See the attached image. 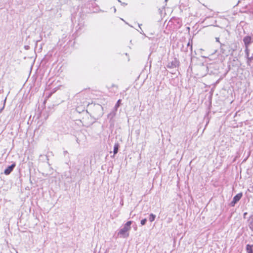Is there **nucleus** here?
<instances>
[{
	"label": "nucleus",
	"instance_id": "dca6fc26",
	"mask_svg": "<svg viewBox=\"0 0 253 253\" xmlns=\"http://www.w3.org/2000/svg\"><path fill=\"white\" fill-rule=\"evenodd\" d=\"M121 99H119L118 100V101L117 102L115 106V107H114V110H117V108L120 106V104H121Z\"/></svg>",
	"mask_w": 253,
	"mask_h": 253
},
{
	"label": "nucleus",
	"instance_id": "f3484780",
	"mask_svg": "<svg viewBox=\"0 0 253 253\" xmlns=\"http://www.w3.org/2000/svg\"><path fill=\"white\" fill-rule=\"evenodd\" d=\"M246 56L247 58H248L249 56V47H246V49L245 50Z\"/></svg>",
	"mask_w": 253,
	"mask_h": 253
},
{
	"label": "nucleus",
	"instance_id": "7ed1b4c3",
	"mask_svg": "<svg viewBox=\"0 0 253 253\" xmlns=\"http://www.w3.org/2000/svg\"><path fill=\"white\" fill-rule=\"evenodd\" d=\"M243 196L242 193H239L235 195L233 198V200L231 202L229 205L231 207H234L235 204L240 201Z\"/></svg>",
	"mask_w": 253,
	"mask_h": 253
},
{
	"label": "nucleus",
	"instance_id": "7c9ffc66",
	"mask_svg": "<svg viewBox=\"0 0 253 253\" xmlns=\"http://www.w3.org/2000/svg\"><path fill=\"white\" fill-rule=\"evenodd\" d=\"M98 106H99V107H100V108H102V107L101 106H100V105H98Z\"/></svg>",
	"mask_w": 253,
	"mask_h": 253
},
{
	"label": "nucleus",
	"instance_id": "f8f14e48",
	"mask_svg": "<svg viewBox=\"0 0 253 253\" xmlns=\"http://www.w3.org/2000/svg\"><path fill=\"white\" fill-rule=\"evenodd\" d=\"M246 250L248 253H253V245L248 244L246 246Z\"/></svg>",
	"mask_w": 253,
	"mask_h": 253
},
{
	"label": "nucleus",
	"instance_id": "b1692460",
	"mask_svg": "<svg viewBox=\"0 0 253 253\" xmlns=\"http://www.w3.org/2000/svg\"><path fill=\"white\" fill-rule=\"evenodd\" d=\"M215 40H216V41L217 42H219V38H215Z\"/></svg>",
	"mask_w": 253,
	"mask_h": 253
},
{
	"label": "nucleus",
	"instance_id": "423d86ee",
	"mask_svg": "<svg viewBox=\"0 0 253 253\" xmlns=\"http://www.w3.org/2000/svg\"><path fill=\"white\" fill-rule=\"evenodd\" d=\"M228 48V45L220 43V51L222 54L227 55L230 52L229 50H228V51H227Z\"/></svg>",
	"mask_w": 253,
	"mask_h": 253
},
{
	"label": "nucleus",
	"instance_id": "6ab92c4d",
	"mask_svg": "<svg viewBox=\"0 0 253 253\" xmlns=\"http://www.w3.org/2000/svg\"><path fill=\"white\" fill-rule=\"evenodd\" d=\"M146 222H147V219L144 218L141 220L140 223L142 225H144L146 224Z\"/></svg>",
	"mask_w": 253,
	"mask_h": 253
},
{
	"label": "nucleus",
	"instance_id": "c85d7f7f",
	"mask_svg": "<svg viewBox=\"0 0 253 253\" xmlns=\"http://www.w3.org/2000/svg\"><path fill=\"white\" fill-rule=\"evenodd\" d=\"M118 1L121 3L122 1L120 0H118Z\"/></svg>",
	"mask_w": 253,
	"mask_h": 253
},
{
	"label": "nucleus",
	"instance_id": "9b49d317",
	"mask_svg": "<svg viewBox=\"0 0 253 253\" xmlns=\"http://www.w3.org/2000/svg\"><path fill=\"white\" fill-rule=\"evenodd\" d=\"M119 147H120V144L118 143H116L115 144V145H114V149H113L114 155H113V157L115 155H116V154H117L118 153Z\"/></svg>",
	"mask_w": 253,
	"mask_h": 253
},
{
	"label": "nucleus",
	"instance_id": "c756f323",
	"mask_svg": "<svg viewBox=\"0 0 253 253\" xmlns=\"http://www.w3.org/2000/svg\"><path fill=\"white\" fill-rule=\"evenodd\" d=\"M114 11L115 12H116V8H114Z\"/></svg>",
	"mask_w": 253,
	"mask_h": 253
},
{
	"label": "nucleus",
	"instance_id": "1a4fd4ad",
	"mask_svg": "<svg viewBox=\"0 0 253 253\" xmlns=\"http://www.w3.org/2000/svg\"><path fill=\"white\" fill-rule=\"evenodd\" d=\"M249 226L251 230L253 231V214L252 215L248 220Z\"/></svg>",
	"mask_w": 253,
	"mask_h": 253
},
{
	"label": "nucleus",
	"instance_id": "0eeeda50",
	"mask_svg": "<svg viewBox=\"0 0 253 253\" xmlns=\"http://www.w3.org/2000/svg\"><path fill=\"white\" fill-rule=\"evenodd\" d=\"M16 166V164L15 163H13L10 166L7 167V168L4 170V173L5 175L9 174L13 170L14 168Z\"/></svg>",
	"mask_w": 253,
	"mask_h": 253
},
{
	"label": "nucleus",
	"instance_id": "2eb2a0df",
	"mask_svg": "<svg viewBox=\"0 0 253 253\" xmlns=\"http://www.w3.org/2000/svg\"><path fill=\"white\" fill-rule=\"evenodd\" d=\"M156 218V215L153 213H151L149 215V220L150 222H153Z\"/></svg>",
	"mask_w": 253,
	"mask_h": 253
},
{
	"label": "nucleus",
	"instance_id": "39448f33",
	"mask_svg": "<svg viewBox=\"0 0 253 253\" xmlns=\"http://www.w3.org/2000/svg\"><path fill=\"white\" fill-rule=\"evenodd\" d=\"M243 41L245 43V47H249L250 44L253 42V38L250 36H246L243 38Z\"/></svg>",
	"mask_w": 253,
	"mask_h": 253
},
{
	"label": "nucleus",
	"instance_id": "f03ea898",
	"mask_svg": "<svg viewBox=\"0 0 253 253\" xmlns=\"http://www.w3.org/2000/svg\"><path fill=\"white\" fill-rule=\"evenodd\" d=\"M172 24L173 25V30H176L181 27L182 25L181 21L179 19H171L169 22V25Z\"/></svg>",
	"mask_w": 253,
	"mask_h": 253
},
{
	"label": "nucleus",
	"instance_id": "4468645a",
	"mask_svg": "<svg viewBox=\"0 0 253 253\" xmlns=\"http://www.w3.org/2000/svg\"><path fill=\"white\" fill-rule=\"evenodd\" d=\"M76 111L78 113H81L82 112H84L85 111V108H84V107H77L76 108Z\"/></svg>",
	"mask_w": 253,
	"mask_h": 253
},
{
	"label": "nucleus",
	"instance_id": "aec40b11",
	"mask_svg": "<svg viewBox=\"0 0 253 253\" xmlns=\"http://www.w3.org/2000/svg\"><path fill=\"white\" fill-rule=\"evenodd\" d=\"M248 190L249 192L253 193V185L250 186V187L248 189Z\"/></svg>",
	"mask_w": 253,
	"mask_h": 253
},
{
	"label": "nucleus",
	"instance_id": "bb28decb",
	"mask_svg": "<svg viewBox=\"0 0 253 253\" xmlns=\"http://www.w3.org/2000/svg\"><path fill=\"white\" fill-rule=\"evenodd\" d=\"M52 93H53V92H51V93L48 95V97H49L51 95V94H52Z\"/></svg>",
	"mask_w": 253,
	"mask_h": 253
},
{
	"label": "nucleus",
	"instance_id": "f257e3e1",
	"mask_svg": "<svg viewBox=\"0 0 253 253\" xmlns=\"http://www.w3.org/2000/svg\"><path fill=\"white\" fill-rule=\"evenodd\" d=\"M132 221H128L124 226L123 228L121 229L118 233V235H120L123 238L128 237V231L131 229V225Z\"/></svg>",
	"mask_w": 253,
	"mask_h": 253
},
{
	"label": "nucleus",
	"instance_id": "4be33fe9",
	"mask_svg": "<svg viewBox=\"0 0 253 253\" xmlns=\"http://www.w3.org/2000/svg\"><path fill=\"white\" fill-rule=\"evenodd\" d=\"M121 4H122V5L126 6V5H127V3H125V2H121Z\"/></svg>",
	"mask_w": 253,
	"mask_h": 253
},
{
	"label": "nucleus",
	"instance_id": "6e6552de",
	"mask_svg": "<svg viewBox=\"0 0 253 253\" xmlns=\"http://www.w3.org/2000/svg\"><path fill=\"white\" fill-rule=\"evenodd\" d=\"M180 7H186L188 6V0H180Z\"/></svg>",
	"mask_w": 253,
	"mask_h": 253
},
{
	"label": "nucleus",
	"instance_id": "cd10ccee",
	"mask_svg": "<svg viewBox=\"0 0 253 253\" xmlns=\"http://www.w3.org/2000/svg\"><path fill=\"white\" fill-rule=\"evenodd\" d=\"M40 116H41V114L38 115V118H39Z\"/></svg>",
	"mask_w": 253,
	"mask_h": 253
},
{
	"label": "nucleus",
	"instance_id": "20e7f679",
	"mask_svg": "<svg viewBox=\"0 0 253 253\" xmlns=\"http://www.w3.org/2000/svg\"><path fill=\"white\" fill-rule=\"evenodd\" d=\"M179 64V61L176 58H174L171 62H169L167 67L168 68H174L178 67Z\"/></svg>",
	"mask_w": 253,
	"mask_h": 253
},
{
	"label": "nucleus",
	"instance_id": "ddd939ff",
	"mask_svg": "<svg viewBox=\"0 0 253 253\" xmlns=\"http://www.w3.org/2000/svg\"><path fill=\"white\" fill-rule=\"evenodd\" d=\"M116 110H115L114 111H112L111 112H110L108 115V118L110 119V120H112L116 115Z\"/></svg>",
	"mask_w": 253,
	"mask_h": 253
},
{
	"label": "nucleus",
	"instance_id": "a878e982",
	"mask_svg": "<svg viewBox=\"0 0 253 253\" xmlns=\"http://www.w3.org/2000/svg\"><path fill=\"white\" fill-rule=\"evenodd\" d=\"M67 153H68V152H67V151H64V155H65V154H67Z\"/></svg>",
	"mask_w": 253,
	"mask_h": 253
},
{
	"label": "nucleus",
	"instance_id": "412c9836",
	"mask_svg": "<svg viewBox=\"0 0 253 253\" xmlns=\"http://www.w3.org/2000/svg\"><path fill=\"white\" fill-rule=\"evenodd\" d=\"M42 40V37L40 36V39L37 40L36 42V46H37L38 42H40Z\"/></svg>",
	"mask_w": 253,
	"mask_h": 253
},
{
	"label": "nucleus",
	"instance_id": "5701e85b",
	"mask_svg": "<svg viewBox=\"0 0 253 253\" xmlns=\"http://www.w3.org/2000/svg\"><path fill=\"white\" fill-rule=\"evenodd\" d=\"M247 214V212H245L243 214V217L244 218H246V216Z\"/></svg>",
	"mask_w": 253,
	"mask_h": 253
},
{
	"label": "nucleus",
	"instance_id": "9d476101",
	"mask_svg": "<svg viewBox=\"0 0 253 253\" xmlns=\"http://www.w3.org/2000/svg\"><path fill=\"white\" fill-rule=\"evenodd\" d=\"M247 64L251 67H253V56L247 58Z\"/></svg>",
	"mask_w": 253,
	"mask_h": 253
},
{
	"label": "nucleus",
	"instance_id": "393cba45",
	"mask_svg": "<svg viewBox=\"0 0 253 253\" xmlns=\"http://www.w3.org/2000/svg\"><path fill=\"white\" fill-rule=\"evenodd\" d=\"M25 48L26 49H29L30 47H29V46L27 45V46H25Z\"/></svg>",
	"mask_w": 253,
	"mask_h": 253
},
{
	"label": "nucleus",
	"instance_id": "a211bd4d",
	"mask_svg": "<svg viewBox=\"0 0 253 253\" xmlns=\"http://www.w3.org/2000/svg\"><path fill=\"white\" fill-rule=\"evenodd\" d=\"M190 46V49L191 51L192 50V43L190 41L187 43V47Z\"/></svg>",
	"mask_w": 253,
	"mask_h": 253
}]
</instances>
